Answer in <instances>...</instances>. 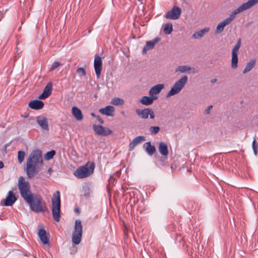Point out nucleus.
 Masks as SVG:
<instances>
[{
    "label": "nucleus",
    "mask_w": 258,
    "mask_h": 258,
    "mask_svg": "<svg viewBox=\"0 0 258 258\" xmlns=\"http://www.w3.org/2000/svg\"><path fill=\"white\" fill-rule=\"evenodd\" d=\"M17 185L21 197L33 211L36 213L44 211L46 209L45 202L40 195L32 192L30 183L23 176L19 177Z\"/></svg>",
    "instance_id": "f257e3e1"
},
{
    "label": "nucleus",
    "mask_w": 258,
    "mask_h": 258,
    "mask_svg": "<svg viewBox=\"0 0 258 258\" xmlns=\"http://www.w3.org/2000/svg\"><path fill=\"white\" fill-rule=\"evenodd\" d=\"M42 163L41 151L33 150L27 160L26 173L28 178H33L38 173Z\"/></svg>",
    "instance_id": "f03ea898"
},
{
    "label": "nucleus",
    "mask_w": 258,
    "mask_h": 258,
    "mask_svg": "<svg viewBox=\"0 0 258 258\" xmlns=\"http://www.w3.org/2000/svg\"><path fill=\"white\" fill-rule=\"evenodd\" d=\"M94 168V163L88 162L84 165L78 168L75 170L74 175L79 179L85 178L93 173Z\"/></svg>",
    "instance_id": "7ed1b4c3"
},
{
    "label": "nucleus",
    "mask_w": 258,
    "mask_h": 258,
    "mask_svg": "<svg viewBox=\"0 0 258 258\" xmlns=\"http://www.w3.org/2000/svg\"><path fill=\"white\" fill-rule=\"evenodd\" d=\"M52 214L54 220L59 222L60 218V198L59 192L56 191L52 199Z\"/></svg>",
    "instance_id": "20e7f679"
},
{
    "label": "nucleus",
    "mask_w": 258,
    "mask_h": 258,
    "mask_svg": "<svg viewBox=\"0 0 258 258\" xmlns=\"http://www.w3.org/2000/svg\"><path fill=\"white\" fill-rule=\"evenodd\" d=\"M257 3L258 0H248L246 3L242 4L238 8L232 12L229 16L225 20L229 24L235 18L236 14L250 9Z\"/></svg>",
    "instance_id": "39448f33"
},
{
    "label": "nucleus",
    "mask_w": 258,
    "mask_h": 258,
    "mask_svg": "<svg viewBox=\"0 0 258 258\" xmlns=\"http://www.w3.org/2000/svg\"><path fill=\"white\" fill-rule=\"evenodd\" d=\"M188 81V77L186 76H183L176 81L170 90L167 93L166 97H169L171 96L178 94L182 88L186 85Z\"/></svg>",
    "instance_id": "423d86ee"
},
{
    "label": "nucleus",
    "mask_w": 258,
    "mask_h": 258,
    "mask_svg": "<svg viewBox=\"0 0 258 258\" xmlns=\"http://www.w3.org/2000/svg\"><path fill=\"white\" fill-rule=\"evenodd\" d=\"M83 233V227L80 220H77L75 222L74 230L72 234V242L75 244H79L82 239Z\"/></svg>",
    "instance_id": "0eeeda50"
},
{
    "label": "nucleus",
    "mask_w": 258,
    "mask_h": 258,
    "mask_svg": "<svg viewBox=\"0 0 258 258\" xmlns=\"http://www.w3.org/2000/svg\"><path fill=\"white\" fill-rule=\"evenodd\" d=\"M136 113L142 119H146L148 118L149 116H150L151 119L155 118L154 112L151 108L137 109L136 110Z\"/></svg>",
    "instance_id": "6e6552de"
},
{
    "label": "nucleus",
    "mask_w": 258,
    "mask_h": 258,
    "mask_svg": "<svg viewBox=\"0 0 258 258\" xmlns=\"http://www.w3.org/2000/svg\"><path fill=\"white\" fill-rule=\"evenodd\" d=\"M181 14V9L178 7L173 6L171 10L167 12L164 17L171 20H176L178 19Z\"/></svg>",
    "instance_id": "1a4fd4ad"
},
{
    "label": "nucleus",
    "mask_w": 258,
    "mask_h": 258,
    "mask_svg": "<svg viewBox=\"0 0 258 258\" xmlns=\"http://www.w3.org/2000/svg\"><path fill=\"white\" fill-rule=\"evenodd\" d=\"M94 67L96 77L99 79L100 77L102 71V61L101 57L98 55H96L95 56Z\"/></svg>",
    "instance_id": "9d476101"
},
{
    "label": "nucleus",
    "mask_w": 258,
    "mask_h": 258,
    "mask_svg": "<svg viewBox=\"0 0 258 258\" xmlns=\"http://www.w3.org/2000/svg\"><path fill=\"white\" fill-rule=\"evenodd\" d=\"M94 132L98 135L106 136L112 133V131L108 128L104 127L101 125H94Z\"/></svg>",
    "instance_id": "9b49d317"
},
{
    "label": "nucleus",
    "mask_w": 258,
    "mask_h": 258,
    "mask_svg": "<svg viewBox=\"0 0 258 258\" xmlns=\"http://www.w3.org/2000/svg\"><path fill=\"white\" fill-rule=\"evenodd\" d=\"M52 89V84L49 82L45 86L42 93L39 96V99H45L48 97L51 94Z\"/></svg>",
    "instance_id": "f8f14e48"
},
{
    "label": "nucleus",
    "mask_w": 258,
    "mask_h": 258,
    "mask_svg": "<svg viewBox=\"0 0 258 258\" xmlns=\"http://www.w3.org/2000/svg\"><path fill=\"white\" fill-rule=\"evenodd\" d=\"M36 122L42 129L46 131L49 130L48 120L46 117L43 116H37Z\"/></svg>",
    "instance_id": "ddd939ff"
},
{
    "label": "nucleus",
    "mask_w": 258,
    "mask_h": 258,
    "mask_svg": "<svg viewBox=\"0 0 258 258\" xmlns=\"http://www.w3.org/2000/svg\"><path fill=\"white\" fill-rule=\"evenodd\" d=\"M160 40V38L158 37H155L152 40L147 41L146 45L143 50V53H146L147 51L154 48L155 45Z\"/></svg>",
    "instance_id": "4468645a"
},
{
    "label": "nucleus",
    "mask_w": 258,
    "mask_h": 258,
    "mask_svg": "<svg viewBox=\"0 0 258 258\" xmlns=\"http://www.w3.org/2000/svg\"><path fill=\"white\" fill-rule=\"evenodd\" d=\"M17 198L12 191H9L8 195L4 200V205L5 206H11L16 201Z\"/></svg>",
    "instance_id": "2eb2a0df"
},
{
    "label": "nucleus",
    "mask_w": 258,
    "mask_h": 258,
    "mask_svg": "<svg viewBox=\"0 0 258 258\" xmlns=\"http://www.w3.org/2000/svg\"><path fill=\"white\" fill-rule=\"evenodd\" d=\"M158 150L162 156L164 158H167L169 154L168 147L167 144L163 142L159 143Z\"/></svg>",
    "instance_id": "dca6fc26"
},
{
    "label": "nucleus",
    "mask_w": 258,
    "mask_h": 258,
    "mask_svg": "<svg viewBox=\"0 0 258 258\" xmlns=\"http://www.w3.org/2000/svg\"><path fill=\"white\" fill-rule=\"evenodd\" d=\"M175 72H179L181 73H196L198 72V71L195 68H191L187 66H179L177 68Z\"/></svg>",
    "instance_id": "f3484780"
},
{
    "label": "nucleus",
    "mask_w": 258,
    "mask_h": 258,
    "mask_svg": "<svg viewBox=\"0 0 258 258\" xmlns=\"http://www.w3.org/2000/svg\"><path fill=\"white\" fill-rule=\"evenodd\" d=\"M44 105V103L42 101L38 100H32L28 104L30 108L35 110L40 109L43 107Z\"/></svg>",
    "instance_id": "a211bd4d"
},
{
    "label": "nucleus",
    "mask_w": 258,
    "mask_h": 258,
    "mask_svg": "<svg viewBox=\"0 0 258 258\" xmlns=\"http://www.w3.org/2000/svg\"><path fill=\"white\" fill-rule=\"evenodd\" d=\"M164 87V85L163 84H158L152 87L149 90V95L151 96H154V95L159 94Z\"/></svg>",
    "instance_id": "6ab92c4d"
},
{
    "label": "nucleus",
    "mask_w": 258,
    "mask_h": 258,
    "mask_svg": "<svg viewBox=\"0 0 258 258\" xmlns=\"http://www.w3.org/2000/svg\"><path fill=\"white\" fill-rule=\"evenodd\" d=\"M145 137L143 136H139L134 138L129 145L130 150H133L136 145L143 141H145Z\"/></svg>",
    "instance_id": "aec40b11"
},
{
    "label": "nucleus",
    "mask_w": 258,
    "mask_h": 258,
    "mask_svg": "<svg viewBox=\"0 0 258 258\" xmlns=\"http://www.w3.org/2000/svg\"><path fill=\"white\" fill-rule=\"evenodd\" d=\"M114 107L110 105L107 106L104 108H100L99 109V112L101 114L110 116H112L114 115Z\"/></svg>",
    "instance_id": "412c9836"
},
{
    "label": "nucleus",
    "mask_w": 258,
    "mask_h": 258,
    "mask_svg": "<svg viewBox=\"0 0 258 258\" xmlns=\"http://www.w3.org/2000/svg\"><path fill=\"white\" fill-rule=\"evenodd\" d=\"M143 148L147 153V154L151 156L156 151V148L154 146L152 145L150 142H147L143 145Z\"/></svg>",
    "instance_id": "4be33fe9"
},
{
    "label": "nucleus",
    "mask_w": 258,
    "mask_h": 258,
    "mask_svg": "<svg viewBox=\"0 0 258 258\" xmlns=\"http://www.w3.org/2000/svg\"><path fill=\"white\" fill-rule=\"evenodd\" d=\"M157 96H143L140 100V102L145 105H149L153 103L154 100H156L157 99Z\"/></svg>",
    "instance_id": "5701e85b"
},
{
    "label": "nucleus",
    "mask_w": 258,
    "mask_h": 258,
    "mask_svg": "<svg viewBox=\"0 0 258 258\" xmlns=\"http://www.w3.org/2000/svg\"><path fill=\"white\" fill-rule=\"evenodd\" d=\"M38 236L44 244H47L49 242V239L46 235V232L43 229H40L38 233Z\"/></svg>",
    "instance_id": "b1692460"
},
{
    "label": "nucleus",
    "mask_w": 258,
    "mask_h": 258,
    "mask_svg": "<svg viewBox=\"0 0 258 258\" xmlns=\"http://www.w3.org/2000/svg\"><path fill=\"white\" fill-rule=\"evenodd\" d=\"M209 30H210V28H209V27L204 28V29L194 33L192 34V37L194 39H200L206 33L209 32Z\"/></svg>",
    "instance_id": "393cba45"
},
{
    "label": "nucleus",
    "mask_w": 258,
    "mask_h": 258,
    "mask_svg": "<svg viewBox=\"0 0 258 258\" xmlns=\"http://www.w3.org/2000/svg\"><path fill=\"white\" fill-rule=\"evenodd\" d=\"M72 114L74 117L78 120H81L83 118V115L81 110L77 107H73Z\"/></svg>",
    "instance_id": "a878e982"
},
{
    "label": "nucleus",
    "mask_w": 258,
    "mask_h": 258,
    "mask_svg": "<svg viewBox=\"0 0 258 258\" xmlns=\"http://www.w3.org/2000/svg\"><path fill=\"white\" fill-rule=\"evenodd\" d=\"M228 25H229V24L225 20H223L217 25L215 30V33L219 34L222 32L224 30V27Z\"/></svg>",
    "instance_id": "bb28decb"
},
{
    "label": "nucleus",
    "mask_w": 258,
    "mask_h": 258,
    "mask_svg": "<svg viewBox=\"0 0 258 258\" xmlns=\"http://www.w3.org/2000/svg\"><path fill=\"white\" fill-rule=\"evenodd\" d=\"M255 59H252L249 62H248L244 68V69L243 71V73L245 74L249 71H250L254 67L255 64Z\"/></svg>",
    "instance_id": "cd10ccee"
},
{
    "label": "nucleus",
    "mask_w": 258,
    "mask_h": 258,
    "mask_svg": "<svg viewBox=\"0 0 258 258\" xmlns=\"http://www.w3.org/2000/svg\"><path fill=\"white\" fill-rule=\"evenodd\" d=\"M238 56L237 53L232 52L231 67L235 69L237 67Z\"/></svg>",
    "instance_id": "c85d7f7f"
},
{
    "label": "nucleus",
    "mask_w": 258,
    "mask_h": 258,
    "mask_svg": "<svg viewBox=\"0 0 258 258\" xmlns=\"http://www.w3.org/2000/svg\"><path fill=\"white\" fill-rule=\"evenodd\" d=\"M173 31L172 24L171 23H168L165 24L163 29V32L166 34H170Z\"/></svg>",
    "instance_id": "c756f323"
},
{
    "label": "nucleus",
    "mask_w": 258,
    "mask_h": 258,
    "mask_svg": "<svg viewBox=\"0 0 258 258\" xmlns=\"http://www.w3.org/2000/svg\"><path fill=\"white\" fill-rule=\"evenodd\" d=\"M123 103V100L118 97L113 98L111 102V103L114 105H122Z\"/></svg>",
    "instance_id": "7c9ffc66"
},
{
    "label": "nucleus",
    "mask_w": 258,
    "mask_h": 258,
    "mask_svg": "<svg viewBox=\"0 0 258 258\" xmlns=\"http://www.w3.org/2000/svg\"><path fill=\"white\" fill-rule=\"evenodd\" d=\"M160 127L157 126H152L149 128V131L151 134L152 135H156L160 131Z\"/></svg>",
    "instance_id": "2f4dec72"
},
{
    "label": "nucleus",
    "mask_w": 258,
    "mask_h": 258,
    "mask_svg": "<svg viewBox=\"0 0 258 258\" xmlns=\"http://www.w3.org/2000/svg\"><path fill=\"white\" fill-rule=\"evenodd\" d=\"M55 154V152L54 150L47 152L45 155V158L46 160H50L52 159Z\"/></svg>",
    "instance_id": "473e14b6"
},
{
    "label": "nucleus",
    "mask_w": 258,
    "mask_h": 258,
    "mask_svg": "<svg viewBox=\"0 0 258 258\" xmlns=\"http://www.w3.org/2000/svg\"><path fill=\"white\" fill-rule=\"evenodd\" d=\"M25 153L23 151H19L18 153V159L19 163H22L24 159Z\"/></svg>",
    "instance_id": "72a5a7b5"
},
{
    "label": "nucleus",
    "mask_w": 258,
    "mask_h": 258,
    "mask_svg": "<svg viewBox=\"0 0 258 258\" xmlns=\"http://www.w3.org/2000/svg\"><path fill=\"white\" fill-rule=\"evenodd\" d=\"M241 46V39L239 38L236 43V44L234 46L232 49V51L233 52L238 53V50Z\"/></svg>",
    "instance_id": "f704fd0d"
},
{
    "label": "nucleus",
    "mask_w": 258,
    "mask_h": 258,
    "mask_svg": "<svg viewBox=\"0 0 258 258\" xmlns=\"http://www.w3.org/2000/svg\"><path fill=\"white\" fill-rule=\"evenodd\" d=\"M76 72L78 74H81L84 77L86 76V72L83 68H79L77 69Z\"/></svg>",
    "instance_id": "c9c22d12"
},
{
    "label": "nucleus",
    "mask_w": 258,
    "mask_h": 258,
    "mask_svg": "<svg viewBox=\"0 0 258 258\" xmlns=\"http://www.w3.org/2000/svg\"><path fill=\"white\" fill-rule=\"evenodd\" d=\"M60 65V63L58 61H54L52 64H51L50 71H52L55 69H56L57 67H58Z\"/></svg>",
    "instance_id": "e433bc0d"
},
{
    "label": "nucleus",
    "mask_w": 258,
    "mask_h": 258,
    "mask_svg": "<svg viewBox=\"0 0 258 258\" xmlns=\"http://www.w3.org/2000/svg\"><path fill=\"white\" fill-rule=\"evenodd\" d=\"M255 140H254L252 142V149L253 151V153L255 155H256L257 153V148L256 146L255 145Z\"/></svg>",
    "instance_id": "4c0bfd02"
},
{
    "label": "nucleus",
    "mask_w": 258,
    "mask_h": 258,
    "mask_svg": "<svg viewBox=\"0 0 258 258\" xmlns=\"http://www.w3.org/2000/svg\"><path fill=\"white\" fill-rule=\"evenodd\" d=\"M213 108L212 105H210L205 110L204 113L205 114H209L210 113L211 109Z\"/></svg>",
    "instance_id": "58836bf2"
},
{
    "label": "nucleus",
    "mask_w": 258,
    "mask_h": 258,
    "mask_svg": "<svg viewBox=\"0 0 258 258\" xmlns=\"http://www.w3.org/2000/svg\"><path fill=\"white\" fill-rule=\"evenodd\" d=\"M96 118L100 123L103 124L104 123L103 120L99 116H96Z\"/></svg>",
    "instance_id": "ea45409f"
},
{
    "label": "nucleus",
    "mask_w": 258,
    "mask_h": 258,
    "mask_svg": "<svg viewBox=\"0 0 258 258\" xmlns=\"http://www.w3.org/2000/svg\"><path fill=\"white\" fill-rule=\"evenodd\" d=\"M4 163L2 161H0V169L3 168L4 167Z\"/></svg>",
    "instance_id": "a19ab883"
},
{
    "label": "nucleus",
    "mask_w": 258,
    "mask_h": 258,
    "mask_svg": "<svg viewBox=\"0 0 258 258\" xmlns=\"http://www.w3.org/2000/svg\"><path fill=\"white\" fill-rule=\"evenodd\" d=\"M216 81H217V79H212L211 80V83L213 84V83L216 82Z\"/></svg>",
    "instance_id": "79ce46f5"
},
{
    "label": "nucleus",
    "mask_w": 258,
    "mask_h": 258,
    "mask_svg": "<svg viewBox=\"0 0 258 258\" xmlns=\"http://www.w3.org/2000/svg\"><path fill=\"white\" fill-rule=\"evenodd\" d=\"M52 172V169L51 168H49L48 169V172L50 174Z\"/></svg>",
    "instance_id": "37998d69"
},
{
    "label": "nucleus",
    "mask_w": 258,
    "mask_h": 258,
    "mask_svg": "<svg viewBox=\"0 0 258 258\" xmlns=\"http://www.w3.org/2000/svg\"><path fill=\"white\" fill-rule=\"evenodd\" d=\"M116 175H117V176H119V175H120V171H117L116 172Z\"/></svg>",
    "instance_id": "c03bdc74"
},
{
    "label": "nucleus",
    "mask_w": 258,
    "mask_h": 258,
    "mask_svg": "<svg viewBox=\"0 0 258 258\" xmlns=\"http://www.w3.org/2000/svg\"><path fill=\"white\" fill-rule=\"evenodd\" d=\"M91 116H92L93 117H96V116H97L98 115H96V114L94 113H92Z\"/></svg>",
    "instance_id": "a18cd8bd"
},
{
    "label": "nucleus",
    "mask_w": 258,
    "mask_h": 258,
    "mask_svg": "<svg viewBox=\"0 0 258 258\" xmlns=\"http://www.w3.org/2000/svg\"><path fill=\"white\" fill-rule=\"evenodd\" d=\"M75 211L76 212H78V213H79V209L78 208H76V209H75Z\"/></svg>",
    "instance_id": "49530a36"
}]
</instances>
